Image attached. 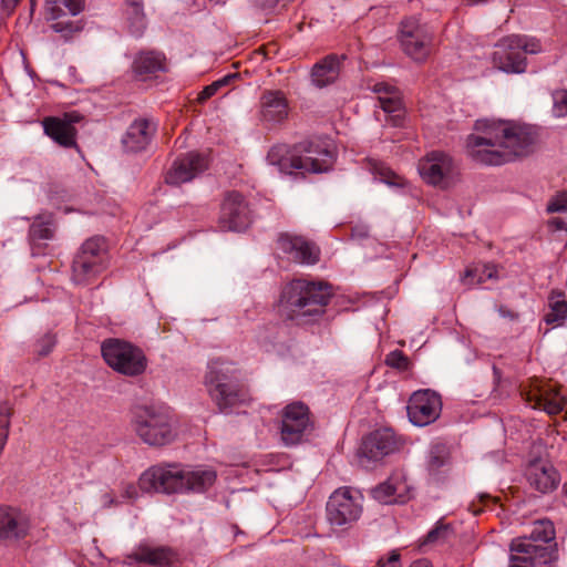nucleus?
Instances as JSON below:
<instances>
[{
	"label": "nucleus",
	"instance_id": "nucleus-28",
	"mask_svg": "<svg viewBox=\"0 0 567 567\" xmlns=\"http://www.w3.org/2000/svg\"><path fill=\"white\" fill-rule=\"evenodd\" d=\"M127 559L158 567H168L176 560V553L169 547H151L145 545L136 548V550L127 556Z\"/></svg>",
	"mask_w": 567,
	"mask_h": 567
},
{
	"label": "nucleus",
	"instance_id": "nucleus-47",
	"mask_svg": "<svg viewBox=\"0 0 567 567\" xmlns=\"http://www.w3.org/2000/svg\"><path fill=\"white\" fill-rule=\"evenodd\" d=\"M372 91L378 95L379 103L383 101L385 97H391V95H394V93H400V91L388 83H375L372 87Z\"/></svg>",
	"mask_w": 567,
	"mask_h": 567
},
{
	"label": "nucleus",
	"instance_id": "nucleus-41",
	"mask_svg": "<svg viewBox=\"0 0 567 567\" xmlns=\"http://www.w3.org/2000/svg\"><path fill=\"white\" fill-rule=\"evenodd\" d=\"M51 24V29L56 32L61 33L64 39H70L73 33L80 31L82 28L79 23L71 21V20H60Z\"/></svg>",
	"mask_w": 567,
	"mask_h": 567
},
{
	"label": "nucleus",
	"instance_id": "nucleus-52",
	"mask_svg": "<svg viewBox=\"0 0 567 567\" xmlns=\"http://www.w3.org/2000/svg\"><path fill=\"white\" fill-rule=\"evenodd\" d=\"M498 313L503 317V318H508L511 320H514L517 318V313H515L513 310L506 308L505 306H499L498 308Z\"/></svg>",
	"mask_w": 567,
	"mask_h": 567
},
{
	"label": "nucleus",
	"instance_id": "nucleus-32",
	"mask_svg": "<svg viewBox=\"0 0 567 567\" xmlns=\"http://www.w3.org/2000/svg\"><path fill=\"white\" fill-rule=\"evenodd\" d=\"M532 544L553 546L557 551V544L555 542L556 532L551 520L539 519L533 524V529L529 536H525Z\"/></svg>",
	"mask_w": 567,
	"mask_h": 567
},
{
	"label": "nucleus",
	"instance_id": "nucleus-27",
	"mask_svg": "<svg viewBox=\"0 0 567 567\" xmlns=\"http://www.w3.org/2000/svg\"><path fill=\"white\" fill-rule=\"evenodd\" d=\"M132 70L137 80H150L167 71L166 56L158 51H142L134 58Z\"/></svg>",
	"mask_w": 567,
	"mask_h": 567
},
{
	"label": "nucleus",
	"instance_id": "nucleus-17",
	"mask_svg": "<svg viewBox=\"0 0 567 567\" xmlns=\"http://www.w3.org/2000/svg\"><path fill=\"white\" fill-rule=\"evenodd\" d=\"M82 116L76 112L65 113L62 117L48 116L42 121L44 133L62 147L76 146L78 131L74 124L80 122Z\"/></svg>",
	"mask_w": 567,
	"mask_h": 567
},
{
	"label": "nucleus",
	"instance_id": "nucleus-3",
	"mask_svg": "<svg viewBox=\"0 0 567 567\" xmlns=\"http://www.w3.org/2000/svg\"><path fill=\"white\" fill-rule=\"evenodd\" d=\"M216 472L210 468L183 471L176 465H157L146 470L138 480L144 492L164 494L207 491L216 481Z\"/></svg>",
	"mask_w": 567,
	"mask_h": 567
},
{
	"label": "nucleus",
	"instance_id": "nucleus-36",
	"mask_svg": "<svg viewBox=\"0 0 567 567\" xmlns=\"http://www.w3.org/2000/svg\"><path fill=\"white\" fill-rule=\"evenodd\" d=\"M379 104L380 107L388 114L385 122L393 126L402 125L404 114L402 109L401 93H394V95H391V97H384L383 101Z\"/></svg>",
	"mask_w": 567,
	"mask_h": 567
},
{
	"label": "nucleus",
	"instance_id": "nucleus-31",
	"mask_svg": "<svg viewBox=\"0 0 567 567\" xmlns=\"http://www.w3.org/2000/svg\"><path fill=\"white\" fill-rule=\"evenodd\" d=\"M125 14L130 32L134 37L143 35L147 21L144 13L143 0H125Z\"/></svg>",
	"mask_w": 567,
	"mask_h": 567
},
{
	"label": "nucleus",
	"instance_id": "nucleus-38",
	"mask_svg": "<svg viewBox=\"0 0 567 567\" xmlns=\"http://www.w3.org/2000/svg\"><path fill=\"white\" fill-rule=\"evenodd\" d=\"M384 363L399 372H408L412 368V362L409 357L399 349L389 352L385 355Z\"/></svg>",
	"mask_w": 567,
	"mask_h": 567
},
{
	"label": "nucleus",
	"instance_id": "nucleus-23",
	"mask_svg": "<svg viewBox=\"0 0 567 567\" xmlns=\"http://www.w3.org/2000/svg\"><path fill=\"white\" fill-rule=\"evenodd\" d=\"M29 516L19 508L11 506L0 507V539L19 540L30 530Z\"/></svg>",
	"mask_w": 567,
	"mask_h": 567
},
{
	"label": "nucleus",
	"instance_id": "nucleus-10",
	"mask_svg": "<svg viewBox=\"0 0 567 567\" xmlns=\"http://www.w3.org/2000/svg\"><path fill=\"white\" fill-rule=\"evenodd\" d=\"M358 492L349 487H341L334 491L327 503V518L333 526L351 525L360 517L362 505Z\"/></svg>",
	"mask_w": 567,
	"mask_h": 567
},
{
	"label": "nucleus",
	"instance_id": "nucleus-7",
	"mask_svg": "<svg viewBox=\"0 0 567 567\" xmlns=\"http://www.w3.org/2000/svg\"><path fill=\"white\" fill-rule=\"evenodd\" d=\"M101 352L106 364L121 374L137 377L146 370L147 359L144 352L130 342L106 339L102 342Z\"/></svg>",
	"mask_w": 567,
	"mask_h": 567
},
{
	"label": "nucleus",
	"instance_id": "nucleus-6",
	"mask_svg": "<svg viewBox=\"0 0 567 567\" xmlns=\"http://www.w3.org/2000/svg\"><path fill=\"white\" fill-rule=\"evenodd\" d=\"M131 425L135 434L150 446H163L174 441L176 433L166 410L155 405H137Z\"/></svg>",
	"mask_w": 567,
	"mask_h": 567
},
{
	"label": "nucleus",
	"instance_id": "nucleus-46",
	"mask_svg": "<svg viewBox=\"0 0 567 567\" xmlns=\"http://www.w3.org/2000/svg\"><path fill=\"white\" fill-rule=\"evenodd\" d=\"M55 346V337L51 333L44 334L35 344V352L39 357L48 355Z\"/></svg>",
	"mask_w": 567,
	"mask_h": 567
},
{
	"label": "nucleus",
	"instance_id": "nucleus-25",
	"mask_svg": "<svg viewBox=\"0 0 567 567\" xmlns=\"http://www.w3.org/2000/svg\"><path fill=\"white\" fill-rule=\"evenodd\" d=\"M346 55L330 53L316 62L309 73L311 84L317 89L332 85L339 79Z\"/></svg>",
	"mask_w": 567,
	"mask_h": 567
},
{
	"label": "nucleus",
	"instance_id": "nucleus-51",
	"mask_svg": "<svg viewBox=\"0 0 567 567\" xmlns=\"http://www.w3.org/2000/svg\"><path fill=\"white\" fill-rule=\"evenodd\" d=\"M548 225L555 230H563L567 228V224L563 218L554 217L549 219Z\"/></svg>",
	"mask_w": 567,
	"mask_h": 567
},
{
	"label": "nucleus",
	"instance_id": "nucleus-44",
	"mask_svg": "<svg viewBox=\"0 0 567 567\" xmlns=\"http://www.w3.org/2000/svg\"><path fill=\"white\" fill-rule=\"evenodd\" d=\"M369 167L375 175H379L385 183L390 185H398L396 182L391 179V177H396L394 173L386 167L383 163L375 161V159H369Z\"/></svg>",
	"mask_w": 567,
	"mask_h": 567
},
{
	"label": "nucleus",
	"instance_id": "nucleus-1",
	"mask_svg": "<svg viewBox=\"0 0 567 567\" xmlns=\"http://www.w3.org/2000/svg\"><path fill=\"white\" fill-rule=\"evenodd\" d=\"M476 133L466 138L468 156L486 166H501L530 155L536 133L527 125L493 120H477Z\"/></svg>",
	"mask_w": 567,
	"mask_h": 567
},
{
	"label": "nucleus",
	"instance_id": "nucleus-2",
	"mask_svg": "<svg viewBox=\"0 0 567 567\" xmlns=\"http://www.w3.org/2000/svg\"><path fill=\"white\" fill-rule=\"evenodd\" d=\"M267 161L282 173L318 174L332 167L336 153L329 141L318 138L300 142L292 148L285 144L275 145L268 152Z\"/></svg>",
	"mask_w": 567,
	"mask_h": 567
},
{
	"label": "nucleus",
	"instance_id": "nucleus-43",
	"mask_svg": "<svg viewBox=\"0 0 567 567\" xmlns=\"http://www.w3.org/2000/svg\"><path fill=\"white\" fill-rule=\"evenodd\" d=\"M477 502L478 504L472 502V504L470 505V509L473 512L474 515H478L480 513L487 509L493 511L496 507L498 499L488 494H480Z\"/></svg>",
	"mask_w": 567,
	"mask_h": 567
},
{
	"label": "nucleus",
	"instance_id": "nucleus-4",
	"mask_svg": "<svg viewBox=\"0 0 567 567\" xmlns=\"http://www.w3.org/2000/svg\"><path fill=\"white\" fill-rule=\"evenodd\" d=\"M331 297L332 291L328 284L295 279L282 288L279 310L291 320L320 317Z\"/></svg>",
	"mask_w": 567,
	"mask_h": 567
},
{
	"label": "nucleus",
	"instance_id": "nucleus-5",
	"mask_svg": "<svg viewBox=\"0 0 567 567\" xmlns=\"http://www.w3.org/2000/svg\"><path fill=\"white\" fill-rule=\"evenodd\" d=\"M204 384L221 413L228 414L248 400L236 369L223 361L216 360L208 363Z\"/></svg>",
	"mask_w": 567,
	"mask_h": 567
},
{
	"label": "nucleus",
	"instance_id": "nucleus-9",
	"mask_svg": "<svg viewBox=\"0 0 567 567\" xmlns=\"http://www.w3.org/2000/svg\"><path fill=\"white\" fill-rule=\"evenodd\" d=\"M313 430L309 408L302 402H292L281 411L280 436L286 446H293Z\"/></svg>",
	"mask_w": 567,
	"mask_h": 567
},
{
	"label": "nucleus",
	"instance_id": "nucleus-19",
	"mask_svg": "<svg viewBox=\"0 0 567 567\" xmlns=\"http://www.w3.org/2000/svg\"><path fill=\"white\" fill-rule=\"evenodd\" d=\"M411 492L406 474L402 470H396L385 482L372 489V496L383 504H404L411 498Z\"/></svg>",
	"mask_w": 567,
	"mask_h": 567
},
{
	"label": "nucleus",
	"instance_id": "nucleus-11",
	"mask_svg": "<svg viewBox=\"0 0 567 567\" xmlns=\"http://www.w3.org/2000/svg\"><path fill=\"white\" fill-rule=\"evenodd\" d=\"M508 567H542L556 560L551 546L532 544L526 537H516L509 544Z\"/></svg>",
	"mask_w": 567,
	"mask_h": 567
},
{
	"label": "nucleus",
	"instance_id": "nucleus-13",
	"mask_svg": "<svg viewBox=\"0 0 567 567\" xmlns=\"http://www.w3.org/2000/svg\"><path fill=\"white\" fill-rule=\"evenodd\" d=\"M251 223L250 209L245 197L238 192L225 195L220 207L218 225L223 230L241 231Z\"/></svg>",
	"mask_w": 567,
	"mask_h": 567
},
{
	"label": "nucleus",
	"instance_id": "nucleus-35",
	"mask_svg": "<svg viewBox=\"0 0 567 567\" xmlns=\"http://www.w3.org/2000/svg\"><path fill=\"white\" fill-rule=\"evenodd\" d=\"M450 460L449 447L444 443H434L426 455V470L431 475L440 473Z\"/></svg>",
	"mask_w": 567,
	"mask_h": 567
},
{
	"label": "nucleus",
	"instance_id": "nucleus-18",
	"mask_svg": "<svg viewBox=\"0 0 567 567\" xmlns=\"http://www.w3.org/2000/svg\"><path fill=\"white\" fill-rule=\"evenodd\" d=\"M396 450H399V440L395 433L391 429L384 427L375 430L363 439L360 456L375 462Z\"/></svg>",
	"mask_w": 567,
	"mask_h": 567
},
{
	"label": "nucleus",
	"instance_id": "nucleus-37",
	"mask_svg": "<svg viewBox=\"0 0 567 567\" xmlns=\"http://www.w3.org/2000/svg\"><path fill=\"white\" fill-rule=\"evenodd\" d=\"M514 39L509 40L512 45L519 48L520 52L525 54H537L542 51L540 41L534 37L513 34Z\"/></svg>",
	"mask_w": 567,
	"mask_h": 567
},
{
	"label": "nucleus",
	"instance_id": "nucleus-40",
	"mask_svg": "<svg viewBox=\"0 0 567 567\" xmlns=\"http://www.w3.org/2000/svg\"><path fill=\"white\" fill-rule=\"evenodd\" d=\"M234 79H236V74H227L224 78L205 86L198 94L197 100L200 103L205 102L206 100L214 96L220 87L228 85Z\"/></svg>",
	"mask_w": 567,
	"mask_h": 567
},
{
	"label": "nucleus",
	"instance_id": "nucleus-15",
	"mask_svg": "<svg viewBox=\"0 0 567 567\" xmlns=\"http://www.w3.org/2000/svg\"><path fill=\"white\" fill-rule=\"evenodd\" d=\"M522 394L533 409L543 410L549 415H556L564 409V398L548 383L532 381L529 388L524 389Z\"/></svg>",
	"mask_w": 567,
	"mask_h": 567
},
{
	"label": "nucleus",
	"instance_id": "nucleus-45",
	"mask_svg": "<svg viewBox=\"0 0 567 567\" xmlns=\"http://www.w3.org/2000/svg\"><path fill=\"white\" fill-rule=\"evenodd\" d=\"M548 213H567V193H558L547 204Z\"/></svg>",
	"mask_w": 567,
	"mask_h": 567
},
{
	"label": "nucleus",
	"instance_id": "nucleus-33",
	"mask_svg": "<svg viewBox=\"0 0 567 567\" xmlns=\"http://www.w3.org/2000/svg\"><path fill=\"white\" fill-rule=\"evenodd\" d=\"M550 310L545 316V322L553 326H561L567 318V301L565 293L560 290H553L549 296Z\"/></svg>",
	"mask_w": 567,
	"mask_h": 567
},
{
	"label": "nucleus",
	"instance_id": "nucleus-20",
	"mask_svg": "<svg viewBox=\"0 0 567 567\" xmlns=\"http://www.w3.org/2000/svg\"><path fill=\"white\" fill-rule=\"evenodd\" d=\"M525 476L529 487L540 494L554 492L560 483L558 471L553 464L544 460L532 461L527 465Z\"/></svg>",
	"mask_w": 567,
	"mask_h": 567
},
{
	"label": "nucleus",
	"instance_id": "nucleus-8",
	"mask_svg": "<svg viewBox=\"0 0 567 567\" xmlns=\"http://www.w3.org/2000/svg\"><path fill=\"white\" fill-rule=\"evenodd\" d=\"M105 241L94 236L86 239L72 262L71 279L75 285L91 284L105 269Z\"/></svg>",
	"mask_w": 567,
	"mask_h": 567
},
{
	"label": "nucleus",
	"instance_id": "nucleus-49",
	"mask_svg": "<svg viewBox=\"0 0 567 567\" xmlns=\"http://www.w3.org/2000/svg\"><path fill=\"white\" fill-rule=\"evenodd\" d=\"M462 281L466 286H475L482 282V278L477 277V269H466L464 276L462 277Z\"/></svg>",
	"mask_w": 567,
	"mask_h": 567
},
{
	"label": "nucleus",
	"instance_id": "nucleus-34",
	"mask_svg": "<svg viewBox=\"0 0 567 567\" xmlns=\"http://www.w3.org/2000/svg\"><path fill=\"white\" fill-rule=\"evenodd\" d=\"M55 233V224L52 215H38L29 228L31 240H50Z\"/></svg>",
	"mask_w": 567,
	"mask_h": 567
},
{
	"label": "nucleus",
	"instance_id": "nucleus-42",
	"mask_svg": "<svg viewBox=\"0 0 567 567\" xmlns=\"http://www.w3.org/2000/svg\"><path fill=\"white\" fill-rule=\"evenodd\" d=\"M553 113L557 117L567 115V90H556L551 93Z\"/></svg>",
	"mask_w": 567,
	"mask_h": 567
},
{
	"label": "nucleus",
	"instance_id": "nucleus-50",
	"mask_svg": "<svg viewBox=\"0 0 567 567\" xmlns=\"http://www.w3.org/2000/svg\"><path fill=\"white\" fill-rule=\"evenodd\" d=\"M21 0H1V10L7 16H10Z\"/></svg>",
	"mask_w": 567,
	"mask_h": 567
},
{
	"label": "nucleus",
	"instance_id": "nucleus-26",
	"mask_svg": "<svg viewBox=\"0 0 567 567\" xmlns=\"http://www.w3.org/2000/svg\"><path fill=\"white\" fill-rule=\"evenodd\" d=\"M288 116V101L281 91H265L260 96V120L267 125L281 123Z\"/></svg>",
	"mask_w": 567,
	"mask_h": 567
},
{
	"label": "nucleus",
	"instance_id": "nucleus-53",
	"mask_svg": "<svg viewBox=\"0 0 567 567\" xmlns=\"http://www.w3.org/2000/svg\"><path fill=\"white\" fill-rule=\"evenodd\" d=\"M409 567H433V565L426 558H421L414 560Z\"/></svg>",
	"mask_w": 567,
	"mask_h": 567
},
{
	"label": "nucleus",
	"instance_id": "nucleus-14",
	"mask_svg": "<svg viewBox=\"0 0 567 567\" xmlns=\"http://www.w3.org/2000/svg\"><path fill=\"white\" fill-rule=\"evenodd\" d=\"M209 165L206 155L198 152H189L178 156L165 174V183L179 186L188 183L203 174Z\"/></svg>",
	"mask_w": 567,
	"mask_h": 567
},
{
	"label": "nucleus",
	"instance_id": "nucleus-30",
	"mask_svg": "<svg viewBox=\"0 0 567 567\" xmlns=\"http://www.w3.org/2000/svg\"><path fill=\"white\" fill-rule=\"evenodd\" d=\"M84 10V0H45L48 20L61 19L66 16H76Z\"/></svg>",
	"mask_w": 567,
	"mask_h": 567
},
{
	"label": "nucleus",
	"instance_id": "nucleus-29",
	"mask_svg": "<svg viewBox=\"0 0 567 567\" xmlns=\"http://www.w3.org/2000/svg\"><path fill=\"white\" fill-rule=\"evenodd\" d=\"M432 40V33L427 31L411 39L402 40L401 45L411 59L423 62L431 53Z\"/></svg>",
	"mask_w": 567,
	"mask_h": 567
},
{
	"label": "nucleus",
	"instance_id": "nucleus-39",
	"mask_svg": "<svg viewBox=\"0 0 567 567\" xmlns=\"http://www.w3.org/2000/svg\"><path fill=\"white\" fill-rule=\"evenodd\" d=\"M429 30L419 23L414 17L406 18L401 22L400 27V41L411 39L414 35L427 32Z\"/></svg>",
	"mask_w": 567,
	"mask_h": 567
},
{
	"label": "nucleus",
	"instance_id": "nucleus-22",
	"mask_svg": "<svg viewBox=\"0 0 567 567\" xmlns=\"http://www.w3.org/2000/svg\"><path fill=\"white\" fill-rule=\"evenodd\" d=\"M277 245L296 262L312 265L319 260L318 247L302 236L282 233L277 239Z\"/></svg>",
	"mask_w": 567,
	"mask_h": 567
},
{
	"label": "nucleus",
	"instance_id": "nucleus-12",
	"mask_svg": "<svg viewBox=\"0 0 567 567\" xmlns=\"http://www.w3.org/2000/svg\"><path fill=\"white\" fill-rule=\"evenodd\" d=\"M408 416L416 426H425L436 421L442 411L441 396L430 390L415 391L408 402Z\"/></svg>",
	"mask_w": 567,
	"mask_h": 567
},
{
	"label": "nucleus",
	"instance_id": "nucleus-24",
	"mask_svg": "<svg viewBox=\"0 0 567 567\" xmlns=\"http://www.w3.org/2000/svg\"><path fill=\"white\" fill-rule=\"evenodd\" d=\"M157 130L148 118L134 120L122 137V145L127 153H140L147 148Z\"/></svg>",
	"mask_w": 567,
	"mask_h": 567
},
{
	"label": "nucleus",
	"instance_id": "nucleus-48",
	"mask_svg": "<svg viewBox=\"0 0 567 567\" xmlns=\"http://www.w3.org/2000/svg\"><path fill=\"white\" fill-rule=\"evenodd\" d=\"M446 534H447V526L437 525L426 534L425 543L426 544L436 543L437 540L445 538Z\"/></svg>",
	"mask_w": 567,
	"mask_h": 567
},
{
	"label": "nucleus",
	"instance_id": "nucleus-21",
	"mask_svg": "<svg viewBox=\"0 0 567 567\" xmlns=\"http://www.w3.org/2000/svg\"><path fill=\"white\" fill-rule=\"evenodd\" d=\"M514 39L513 34L502 38L495 44V51L492 54V61L495 68L506 73H524L527 68L526 56L519 48L509 43Z\"/></svg>",
	"mask_w": 567,
	"mask_h": 567
},
{
	"label": "nucleus",
	"instance_id": "nucleus-16",
	"mask_svg": "<svg viewBox=\"0 0 567 567\" xmlns=\"http://www.w3.org/2000/svg\"><path fill=\"white\" fill-rule=\"evenodd\" d=\"M419 171L426 183L446 187L454 173V163L450 155L433 151L420 161Z\"/></svg>",
	"mask_w": 567,
	"mask_h": 567
}]
</instances>
